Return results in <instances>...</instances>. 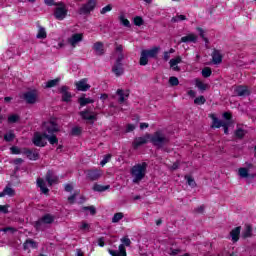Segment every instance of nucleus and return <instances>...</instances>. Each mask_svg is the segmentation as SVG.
I'll return each instance as SVG.
<instances>
[{
    "label": "nucleus",
    "mask_w": 256,
    "mask_h": 256,
    "mask_svg": "<svg viewBox=\"0 0 256 256\" xmlns=\"http://www.w3.org/2000/svg\"><path fill=\"white\" fill-rule=\"evenodd\" d=\"M130 175L132 177V183H141L145 179V175H147V163L143 162L134 165L130 170Z\"/></svg>",
    "instance_id": "f257e3e1"
},
{
    "label": "nucleus",
    "mask_w": 256,
    "mask_h": 256,
    "mask_svg": "<svg viewBox=\"0 0 256 256\" xmlns=\"http://www.w3.org/2000/svg\"><path fill=\"white\" fill-rule=\"evenodd\" d=\"M150 142L154 147L158 149H163L165 145H168L169 138L163 134L161 131H156L152 136L150 135Z\"/></svg>",
    "instance_id": "f03ea898"
},
{
    "label": "nucleus",
    "mask_w": 256,
    "mask_h": 256,
    "mask_svg": "<svg viewBox=\"0 0 256 256\" xmlns=\"http://www.w3.org/2000/svg\"><path fill=\"white\" fill-rule=\"evenodd\" d=\"M123 244L119 245L118 250H108V253H110L112 256H127V250L125 249L126 247H129L131 245V239L124 237L121 239Z\"/></svg>",
    "instance_id": "7ed1b4c3"
},
{
    "label": "nucleus",
    "mask_w": 256,
    "mask_h": 256,
    "mask_svg": "<svg viewBox=\"0 0 256 256\" xmlns=\"http://www.w3.org/2000/svg\"><path fill=\"white\" fill-rule=\"evenodd\" d=\"M67 13H69L67 5H65L63 2H57L56 8L54 9L55 19H57L58 21H63V19L67 17Z\"/></svg>",
    "instance_id": "20e7f679"
},
{
    "label": "nucleus",
    "mask_w": 256,
    "mask_h": 256,
    "mask_svg": "<svg viewBox=\"0 0 256 256\" xmlns=\"http://www.w3.org/2000/svg\"><path fill=\"white\" fill-rule=\"evenodd\" d=\"M55 221V216L51 214H45L41 219L37 220L34 224L36 231H42L43 225H51Z\"/></svg>",
    "instance_id": "39448f33"
},
{
    "label": "nucleus",
    "mask_w": 256,
    "mask_h": 256,
    "mask_svg": "<svg viewBox=\"0 0 256 256\" xmlns=\"http://www.w3.org/2000/svg\"><path fill=\"white\" fill-rule=\"evenodd\" d=\"M150 139H151V134H145L142 137L135 138L134 141L132 142L133 149H139V147L143 145H147Z\"/></svg>",
    "instance_id": "423d86ee"
},
{
    "label": "nucleus",
    "mask_w": 256,
    "mask_h": 256,
    "mask_svg": "<svg viewBox=\"0 0 256 256\" xmlns=\"http://www.w3.org/2000/svg\"><path fill=\"white\" fill-rule=\"evenodd\" d=\"M42 128L45 131L44 133H48L49 135H53V133H58L59 131V126L55 121L44 122Z\"/></svg>",
    "instance_id": "0eeeda50"
},
{
    "label": "nucleus",
    "mask_w": 256,
    "mask_h": 256,
    "mask_svg": "<svg viewBox=\"0 0 256 256\" xmlns=\"http://www.w3.org/2000/svg\"><path fill=\"white\" fill-rule=\"evenodd\" d=\"M79 115L84 121H87V123H90L91 125L97 120V114L89 110L81 111L79 112Z\"/></svg>",
    "instance_id": "6e6552de"
},
{
    "label": "nucleus",
    "mask_w": 256,
    "mask_h": 256,
    "mask_svg": "<svg viewBox=\"0 0 256 256\" xmlns=\"http://www.w3.org/2000/svg\"><path fill=\"white\" fill-rule=\"evenodd\" d=\"M97 5V2L95 0H89L88 3L84 4L78 11L79 15H89L93 9H95V6Z\"/></svg>",
    "instance_id": "1a4fd4ad"
},
{
    "label": "nucleus",
    "mask_w": 256,
    "mask_h": 256,
    "mask_svg": "<svg viewBox=\"0 0 256 256\" xmlns=\"http://www.w3.org/2000/svg\"><path fill=\"white\" fill-rule=\"evenodd\" d=\"M38 97L39 93L37 92V90H32L24 93V99L29 105H34V103H37Z\"/></svg>",
    "instance_id": "9d476101"
},
{
    "label": "nucleus",
    "mask_w": 256,
    "mask_h": 256,
    "mask_svg": "<svg viewBox=\"0 0 256 256\" xmlns=\"http://www.w3.org/2000/svg\"><path fill=\"white\" fill-rule=\"evenodd\" d=\"M45 179H46L49 187L59 183V177L57 175H55V172H53V170L47 171Z\"/></svg>",
    "instance_id": "9b49d317"
},
{
    "label": "nucleus",
    "mask_w": 256,
    "mask_h": 256,
    "mask_svg": "<svg viewBox=\"0 0 256 256\" xmlns=\"http://www.w3.org/2000/svg\"><path fill=\"white\" fill-rule=\"evenodd\" d=\"M102 173L100 172V170L95 169V170H88L86 172V178L89 181H98V179H101L102 177Z\"/></svg>",
    "instance_id": "f8f14e48"
},
{
    "label": "nucleus",
    "mask_w": 256,
    "mask_h": 256,
    "mask_svg": "<svg viewBox=\"0 0 256 256\" xmlns=\"http://www.w3.org/2000/svg\"><path fill=\"white\" fill-rule=\"evenodd\" d=\"M43 134L40 135L39 132L34 134V137L32 139V143L36 146V147H45V145H47V142L43 141Z\"/></svg>",
    "instance_id": "ddd939ff"
},
{
    "label": "nucleus",
    "mask_w": 256,
    "mask_h": 256,
    "mask_svg": "<svg viewBox=\"0 0 256 256\" xmlns=\"http://www.w3.org/2000/svg\"><path fill=\"white\" fill-rule=\"evenodd\" d=\"M115 53L117 54L116 63H123L125 54H123V45L115 43Z\"/></svg>",
    "instance_id": "4468645a"
},
{
    "label": "nucleus",
    "mask_w": 256,
    "mask_h": 256,
    "mask_svg": "<svg viewBox=\"0 0 256 256\" xmlns=\"http://www.w3.org/2000/svg\"><path fill=\"white\" fill-rule=\"evenodd\" d=\"M235 93L238 97H249V95H251V91H249L247 86H237L235 88Z\"/></svg>",
    "instance_id": "2eb2a0df"
},
{
    "label": "nucleus",
    "mask_w": 256,
    "mask_h": 256,
    "mask_svg": "<svg viewBox=\"0 0 256 256\" xmlns=\"http://www.w3.org/2000/svg\"><path fill=\"white\" fill-rule=\"evenodd\" d=\"M87 78H84L75 83L77 91H89L91 89V85L87 84Z\"/></svg>",
    "instance_id": "dca6fc26"
},
{
    "label": "nucleus",
    "mask_w": 256,
    "mask_h": 256,
    "mask_svg": "<svg viewBox=\"0 0 256 256\" xmlns=\"http://www.w3.org/2000/svg\"><path fill=\"white\" fill-rule=\"evenodd\" d=\"M112 72L116 75V77H121V75L125 73L123 63L115 62L114 66L112 67Z\"/></svg>",
    "instance_id": "f3484780"
},
{
    "label": "nucleus",
    "mask_w": 256,
    "mask_h": 256,
    "mask_svg": "<svg viewBox=\"0 0 256 256\" xmlns=\"http://www.w3.org/2000/svg\"><path fill=\"white\" fill-rule=\"evenodd\" d=\"M212 63H214V65H220V63H223V55H221V51L214 49L212 53Z\"/></svg>",
    "instance_id": "a211bd4d"
},
{
    "label": "nucleus",
    "mask_w": 256,
    "mask_h": 256,
    "mask_svg": "<svg viewBox=\"0 0 256 256\" xmlns=\"http://www.w3.org/2000/svg\"><path fill=\"white\" fill-rule=\"evenodd\" d=\"M60 93L62 94V101H64L65 103H69V101H71L72 96L69 92V87L62 86L60 88Z\"/></svg>",
    "instance_id": "6ab92c4d"
},
{
    "label": "nucleus",
    "mask_w": 256,
    "mask_h": 256,
    "mask_svg": "<svg viewBox=\"0 0 256 256\" xmlns=\"http://www.w3.org/2000/svg\"><path fill=\"white\" fill-rule=\"evenodd\" d=\"M81 41H83V34L81 33H76L68 39V43H70L72 47H76L77 43H81Z\"/></svg>",
    "instance_id": "aec40b11"
},
{
    "label": "nucleus",
    "mask_w": 256,
    "mask_h": 256,
    "mask_svg": "<svg viewBox=\"0 0 256 256\" xmlns=\"http://www.w3.org/2000/svg\"><path fill=\"white\" fill-rule=\"evenodd\" d=\"M142 51L145 52L147 57H150L151 59H157V55H159V51H161V47L155 46L150 50H142Z\"/></svg>",
    "instance_id": "412c9836"
},
{
    "label": "nucleus",
    "mask_w": 256,
    "mask_h": 256,
    "mask_svg": "<svg viewBox=\"0 0 256 256\" xmlns=\"http://www.w3.org/2000/svg\"><path fill=\"white\" fill-rule=\"evenodd\" d=\"M199 37L193 33H190L186 36H183L180 40V43H197Z\"/></svg>",
    "instance_id": "4be33fe9"
},
{
    "label": "nucleus",
    "mask_w": 256,
    "mask_h": 256,
    "mask_svg": "<svg viewBox=\"0 0 256 256\" xmlns=\"http://www.w3.org/2000/svg\"><path fill=\"white\" fill-rule=\"evenodd\" d=\"M93 49H94L96 55H98V56L105 55V46H104L103 42L94 43Z\"/></svg>",
    "instance_id": "5701e85b"
},
{
    "label": "nucleus",
    "mask_w": 256,
    "mask_h": 256,
    "mask_svg": "<svg viewBox=\"0 0 256 256\" xmlns=\"http://www.w3.org/2000/svg\"><path fill=\"white\" fill-rule=\"evenodd\" d=\"M24 155L30 159V161H37L39 159V152L37 150H24Z\"/></svg>",
    "instance_id": "b1692460"
},
{
    "label": "nucleus",
    "mask_w": 256,
    "mask_h": 256,
    "mask_svg": "<svg viewBox=\"0 0 256 256\" xmlns=\"http://www.w3.org/2000/svg\"><path fill=\"white\" fill-rule=\"evenodd\" d=\"M37 186L40 188L41 193L44 195H49V188H47L45 180L43 178L37 179Z\"/></svg>",
    "instance_id": "393cba45"
},
{
    "label": "nucleus",
    "mask_w": 256,
    "mask_h": 256,
    "mask_svg": "<svg viewBox=\"0 0 256 256\" xmlns=\"http://www.w3.org/2000/svg\"><path fill=\"white\" fill-rule=\"evenodd\" d=\"M239 235H241V226H238L230 232V237L232 238L233 243L239 241Z\"/></svg>",
    "instance_id": "a878e982"
},
{
    "label": "nucleus",
    "mask_w": 256,
    "mask_h": 256,
    "mask_svg": "<svg viewBox=\"0 0 256 256\" xmlns=\"http://www.w3.org/2000/svg\"><path fill=\"white\" fill-rule=\"evenodd\" d=\"M43 137L49 141L50 145H57L59 143V139L55 134L49 135L47 132H44Z\"/></svg>",
    "instance_id": "bb28decb"
},
{
    "label": "nucleus",
    "mask_w": 256,
    "mask_h": 256,
    "mask_svg": "<svg viewBox=\"0 0 256 256\" xmlns=\"http://www.w3.org/2000/svg\"><path fill=\"white\" fill-rule=\"evenodd\" d=\"M211 119H212V125H211L212 129H220V127H223V124L225 123L219 120V118H217L215 114L211 115Z\"/></svg>",
    "instance_id": "cd10ccee"
},
{
    "label": "nucleus",
    "mask_w": 256,
    "mask_h": 256,
    "mask_svg": "<svg viewBox=\"0 0 256 256\" xmlns=\"http://www.w3.org/2000/svg\"><path fill=\"white\" fill-rule=\"evenodd\" d=\"M195 87H197V89H199V91H201L202 93L204 91L209 90V84H205L203 81L196 79L195 80Z\"/></svg>",
    "instance_id": "c85d7f7f"
},
{
    "label": "nucleus",
    "mask_w": 256,
    "mask_h": 256,
    "mask_svg": "<svg viewBox=\"0 0 256 256\" xmlns=\"http://www.w3.org/2000/svg\"><path fill=\"white\" fill-rule=\"evenodd\" d=\"M31 247L32 249H37L38 245L33 239H27L23 244L24 251H27Z\"/></svg>",
    "instance_id": "c756f323"
},
{
    "label": "nucleus",
    "mask_w": 256,
    "mask_h": 256,
    "mask_svg": "<svg viewBox=\"0 0 256 256\" xmlns=\"http://www.w3.org/2000/svg\"><path fill=\"white\" fill-rule=\"evenodd\" d=\"M238 175L241 179H249L251 175L249 174V168H239Z\"/></svg>",
    "instance_id": "7c9ffc66"
},
{
    "label": "nucleus",
    "mask_w": 256,
    "mask_h": 256,
    "mask_svg": "<svg viewBox=\"0 0 256 256\" xmlns=\"http://www.w3.org/2000/svg\"><path fill=\"white\" fill-rule=\"evenodd\" d=\"M116 93L119 95V103H125V97H129V90L124 92L123 89H118Z\"/></svg>",
    "instance_id": "2f4dec72"
},
{
    "label": "nucleus",
    "mask_w": 256,
    "mask_h": 256,
    "mask_svg": "<svg viewBox=\"0 0 256 256\" xmlns=\"http://www.w3.org/2000/svg\"><path fill=\"white\" fill-rule=\"evenodd\" d=\"M253 233V227L251 226V224H246L245 225V230L242 233V237L244 239H247V237H251V235Z\"/></svg>",
    "instance_id": "473e14b6"
},
{
    "label": "nucleus",
    "mask_w": 256,
    "mask_h": 256,
    "mask_svg": "<svg viewBox=\"0 0 256 256\" xmlns=\"http://www.w3.org/2000/svg\"><path fill=\"white\" fill-rule=\"evenodd\" d=\"M120 24L123 25L124 27H131V22H129L127 20V18H125V13H120L119 17H118Z\"/></svg>",
    "instance_id": "72a5a7b5"
},
{
    "label": "nucleus",
    "mask_w": 256,
    "mask_h": 256,
    "mask_svg": "<svg viewBox=\"0 0 256 256\" xmlns=\"http://www.w3.org/2000/svg\"><path fill=\"white\" fill-rule=\"evenodd\" d=\"M78 102L80 103V107H85V105H89V103H95V100L91 98L80 97Z\"/></svg>",
    "instance_id": "f704fd0d"
},
{
    "label": "nucleus",
    "mask_w": 256,
    "mask_h": 256,
    "mask_svg": "<svg viewBox=\"0 0 256 256\" xmlns=\"http://www.w3.org/2000/svg\"><path fill=\"white\" fill-rule=\"evenodd\" d=\"M140 65L145 66L149 63V56L143 50L141 51V56H140Z\"/></svg>",
    "instance_id": "c9c22d12"
},
{
    "label": "nucleus",
    "mask_w": 256,
    "mask_h": 256,
    "mask_svg": "<svg viewBox=\"0 0 256 256\" xmlns=\"http://www.w3.org/2000/svg\"><path fill=\"white\" fill-rule=\"evenodd\" d=\"M37 39H47V31L43 28V26H39L38 34L36 35Z\"/></svg>",
    "instance_id": "e433bc0d"
},
{
    "label": "nucleus",
    "mask_w": 256,
    "mask_h": 256,
    "mask_svg": "<svg viewBox=\"0 0 256 256\" xmlns=\"http://www.w3.org/2000/svg\"><path fill=\"white\" fill-rule=\"evenodd\" d=\"M59 81H61V79L56 78L46 82V89H51V87H57V85H59Z\"/></svg>",
    "instance_id": "4c0bfd02"
},
{
    "label": "nucleus",
    "mask_w": 256,
    "mask_h": 256,
    "mask_svg": "<svg viewBox=\"0 0 256 256\" xmlns=\"http://www.w3.org/2000/svg\"><path fill=\"white\" fill-rule=\"evenodd\" d=\"M223 117L225 121H222L223 123H229V125H233V116L229 112H224Z\"/></svg>",
    "instance_id": "58836bf2"
},
{
    "label": "nucleus",
    "mask_w": 256,
    "mask_h": 256,
    "mask_svg": "<svg viewBox=\"0 0 256 256\" xmlns=\"http://www.w3.org/2000/svg\"><path fill=\"white\" fill-rule=\"evenodd\" d=\"M247 135V131H245L243 128H238L235 131V136L237 139H243Z\"/></svg>",
    "instance_id": "ea45409f"
},
{
    "label": "nucleus",
    "mask_w": 256,
    "mask_h": 256,
    "mask_svg": "<svg viewBox=\"0 0 256 256\" xmlns=\"http://www.w3.org/2000/svg\"><path fill=\"white\" fill-rule=\"evenodd\" d=\"M123 217H125L123 212L115 213L114 216L112 217V223H119L121 219H123Z\"/></svg>",
    "instance_id": "a19ab883"
},
{
    "label": "nucleus",
    "mask_w": 256,
    "mask_h": 256,
    "mask_svg": "<svg viewBox=\"0 0 256 256\" xmlns=\"http://www.w3.org/2000/svg\"><path fill=\"white\" fill-rule=\"evenodd\" d=\"M4 193L8 197H15V190L9 184L4 188Z\"/></svg>",
    "instance_id": "79ce46f5"
},
{
    "label": "nucleus",
    "mask_w": 256,
    "mask_h": 256,
    "mask_svg": "<svg viewBox=\"0 0 256 256\" xmlns=\"http://www.w3.org/2000/svg\"><path fill=\"white\" fill-rule=\"evenodd\" d=\"M111 186L110 185H106V186H101L99 184H95L93 186V190L94 191H98L99 193L103 192V191H107V189H109Z\"/></svg>",
    "instance_id": "37998d69"
},
{
    "label": "nucleus",
    "mask_w": 256,
    "mask_h": 256,
    "mask_svg": "<svg viewBox=\"0 0 256 256\" xmlns=\"http://www.w3.org/2000/svg\"><path fill=\"white\" fill-rule=\"evenodd\" d=\"M19 119H21V117H19L18 114H12L8 116V123L10 124L18 123Z\"/></svg>",
    "instance_id": "c03bdc74"
},
{
    "label": "nucleus",
    "mask_w": 256,
    "mask_h": 256,
    "mask_svg": "<svg viewBox=\"0 0 256 256\" xmlns=\"http://www.w3.org/2000/svg\"><path fill=\"white\" fill-rule=\"evenodd\" d=\"M185 179L190 187H197V183L195 182V179L192 178V176L186 175Z\"/></svg>",
    "instance_id": "a18cd8bd"
},
{
    "label": "nucleus",
    "mask_w": 256,
    "mask_h": 256,
    "mask_svg": "<svg viewBox=\"0 0 256 256\" xmlns=\"http://www.w3.org/2000/svg\"><path fill=\"white\" fill-rule=\"evenodd\" d=\"M206 102H207V99H205V96H199L194 99L195 105H205Z\"/></svg>",
    "instance_id": "49530a36"
},
{
    "label": "nucleus",
    "mask_w": 256,
    "mask_h": 256,
    "mask_svg": "<svg viewBox=\"0 0 256 256\" xmlns=\"http://www.w3.org/2000/svg\"><path fill=\"white\" fill-rule=\"evenodd\" d=\"M183 60L181 59V56H177L176 58L174 59H171L169 64H170V67H175L177 65H179V63H181Z\"/></svg>",
    "instance_id": "de8ad7c7"
},
{
    "label": "nucleus",
    "mask_w": 256,
    "mask_h": 256,
    "mask_svg": "<svg viewBox=\"0 0 256 256\" xmlns=\"http://www.w3.org/2000/svg\"><path fill=\"white\" fill-rule=\"evenodd\" d=\"M15 139V133L13 131H10L9 133L4 135V140L7 141V143H11Z\"/></svg>",
    "instance_id": "09e8293b"
},
{
    "label": "nucleus",
    "mask_w": 256,
    "mask_h": 256,
    "mask_svg": "<svg viewBox=\"0 0 256 256\" xmlns=\"http://www.w3.org/2000/svg\"><path fill=\"white\" fill-rule=\"evenodd\" d=\"M169 84L171 85V87H177V85H179V78L171 76L169 78Z\"/></svg>",
    "instance_id": "8fccbe9b"
},
{
    "label": "nucleus",
    "mask_w": 256,
    "mask_h": 256,
    "mask_svg": "<svg viewBox=\"0 0 256 256\" xmlns=\"http://www.w3.org/2000/svg\"><path fill=\"white\" fill-rule=\"evenodd\" d=\"M187 17L185 15H177L175 17H172L171 21L172 23H179V21H185Z\"/></svg>",
    "instance_id": "3c124183"
},
{
    "label": "nucleus",
    "mask_w": 256,
    "mask_h": 256,
    "mask_svg": "<svg viewBox=\"0 0 256 256\" xmlns=\"http://www.w3.org/2000/svg\"><path fill=\"white\" fill-rule=\"evenodd\" d=\"M213 73V71H211V68L209 67H205L202 69V76L205 77L207 79V77H211V74Z\"/></svg>",
    "instance_id": "603ef678"
},
{
    "label": "nucleus",
    "mask_w": 256,
    "mask_h": 256,
    "mask_svg": "<svg viewBox=\"0 0 256 256\" xmlns=\"http://www.w3.org/2000/svg\"><path fill=\"white\" fill-rule=\"evenodd\" d=\"M197 31L200 35V37L203 39V41H205V43H209V38L205 37V30H203V28H197Z\"/></svg>",
    "instance_id": "864d4df0"
},
{
    "label": "nucleus",
    "mask_w": 256,
    "mask_h": 256,
    "mask_svg": "<svg viewBox=\"0 0 256 256\" xmlns=\"http://www.w3.org/2000/svg\"><path fill=\"white\" fill-rule=\"evenodd\" d=\"M84 211H90L91 215H96L97 209H95V206H85L83 207Z\"/></svg>",
    "instance_id": "5fc2aeb1"
},
{
    "label": "nucleus",
    "mask_w": 256,
    "mask_h": 256,
    "mask_svg": "<svg viewBox=\"0 0 256 256\" xmlns=\"http://www.w3.org/2000/svg\"><path fill=\"white\" fill-rule=\"evenodd\" d=\"M134 25H136V27H141V25H143V18L140 16H136L134 18Z\"/></svg>",
    "instance_id": "6e6d98bb"
},
{
    "label": "nucleus",
    "mask_w": 256,
    "mask_h": 256,
    "mask_svg": "<svg viewBox=\"0 0 256 256\" xmlns=\"http://www.w3.org/2000/svg\"><path fill=\"white\" fill-rule=\"evenodd\" d=\"M10 151H11L12 155H21V149H19V147H17V146H12L10 148Z\"/></svg>",
    "instance_id": "4d7b16f0"
},
{
    "label": "nucleus",
    "mask_w": 256,
    "mask_h": 256,
    "mask_svg": "<svg viewBox=\"0 0 256 256\" xmlns=\"http://www.w3.org/2000/svg\"><path fill=\"white\" fill-rule=\"evenodd\" d=\"M111 9H113V6L111 4H108L107 6L102 8L100 13H101V15H105V13H109V11H111Z\"/></svg>",
    "instance_id": "13d9d810"
},
{
    "label": "nucleus",
    "mask_w": 256,
    "mask_h": 256,
    "mask_svg": "<svg viewBox=\"0 0 256 256\" xmlns=\"http://www.w3.org/2000/svg\"><path fill=\"white\" fill-rule=\"evenodd\" d=\"M229 123L230 122H224L222 125L225 135H229V127H231V125H233V124H229Z\"/></svg>",
    "instance_id": "bf43d9fd"
},
{
    "label": "nucleus",
    "mask_w": 256,
    "mask_h": 256,
    "mask_svg": "<svg viewBox=\"0 0 256 256\" xmlns=\"http://www.w3.org/2000/svg\"><path fill=\"white\" fill-rule=\"evenodd\" d=\"M1 231H3V233H8V231H10V233H17V229L13 227H5L2 228Z\"/></svg>",
    "instance_id": "052dcab7"
},
{
    "label": "nucleus",
    "mask_w": 256,
    "mask_h": 256,
    "mask_svg": "<svg viewBox=\"0 0 256 256\" xmlns=\"http://www.w3.org/2000/svg\"><path fill=\"white\" fill-rule=\"evenodd\" d=\"M82 129L81 127H74L71 130V135L77 136L81 133Z\"/></svg>",
    "instance_id": "680f3d73"
},
{
    "label": "nucleus",
    "mask_w": 256,
    "mask_h": 256,
    "mask_svg": "<svg viewBox=\"0 0 256 256\" xmlns=\"http://www.w3.org/2000/svg\"><path fill=\"white\" fill-rule=\"evenodd\" d=\"M109 161H111V154L105 155L103 160L100 162V164L103 166L106 163H109Z\"/></svg>",
    "instance_id": "e2e57ef3"
},
{
    "label": "nucleus",
    "mask_w": 256,
    "mask_h": 256,
    "mask_svg": "<svg viewBox=\"0 0 256 256\" xmlns=\"http://www.w3.org/2000/svg\"><path fill=\"white\" fill-rule=\"evenodd\" d=\"M179 253H181V249H179V248H177V249L170 248L169 255L175 256V255H179Z\"/></svg>",
    "instance_id": "0e129e2a"
},
{
    "label": "nucleus",
    "mask_w": 256,
    "mask_h": 256,
    "mask_svg": "<svg viewBox=\"0 0 256 256\" xmlns=\"http://www.w3.org/2000/svg\"><path fill=\"white\" fill-rule=\"evenodd\" d=\"M75 199H77V193H74L68 197V203H70V205H73V203H75Z\"/></svg>",
    "instance_id": "69168bd1"
},
{
    "label": "nucleus",
    "mask_w": 256,
    "mask_h": 256,
    "mask_svg": "<svg viewBox=\"0 0 256 256\" xmlns=\"http://www.w3.org/2000/svg\"><path fill=\"white\" fill-rule=\"evenodd\" d=\"M9 206L8 205H4V206H2V205H0V213H5V214H7V213H9Z\"/></svg>",
    "instance_id": "338daca9"
},
{
    "label": "nucleus",
    "mask_w": 256,
    "mask_h": 256,
    "mask_svg": "<svg viewBox=\"0 0 256 256\" xmlns=\"http://www.w3.org/2000/svg\"><path fill=\"white\" fill-rule=\"evenodd\" d=\"M44 3L46 5H48L49 7H52V5H54L55 7H57V2H55V0H44Z\"/></svg>",
    "instance_id": "774afa93"
}]
</instances>
